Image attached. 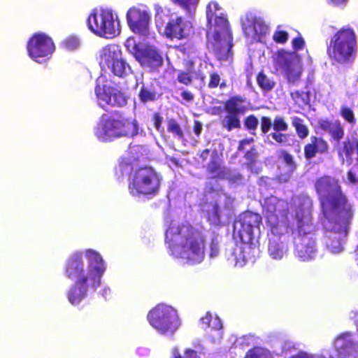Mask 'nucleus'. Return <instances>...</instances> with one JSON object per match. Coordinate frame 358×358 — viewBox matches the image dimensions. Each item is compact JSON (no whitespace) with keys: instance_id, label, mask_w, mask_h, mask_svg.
<instances>
[{"instance_id":"obj_17","label":"nucleus","mask_w":358,"mask_h":358,"mask_svg":"<svg viewBox=\"0 0 358 358\" xmlns=\"http://www.w3.org/2000/svg\"><path fill=\"white\" fill-rule=\"evenodd\" d=\"M127 22L135 34L147 36L150 32V16L146 10L132 7L127 13Z\"/></svg>"},{"instance_id":"obj_22","label":"nucleus","mask_w":358,"mask_h":358,"mask_svg":"<svg viewBox=\"0 0 358 358\" xmlns=\"http://www.w3.org/2000/svg\"><path fill=\"white\" fill-rule=\"evenodd\" d=\"M358 149V135L356 131L349 136H348L341 145L336 148L338 156L350 166L353 162V154Z\"/></svg>"},{"instance_id":"obj_34","label":"nucleus","mask_w":358,"mask_h":358,"mask_svg":"<svg viewBox=\"0 0 358 358\" xmlns=\"http://www.w3.org/2000/svg\"><path fill=\"white\" fill-rule=\"evenodd\" d=\"M292 99L298 104H310V92L295 90L290 93Z\"/></svg>"},{"instance_id":"obj_36","label":"nucleus","mask_w":358,"mask_h":358,"mask_svg":"<svg viewBox=\"0 0 358 358\" xmlns=\"http://www.w3.org/2000/svg\"><path fill=\"white\" fill-rule=\"evenodd\" d=\"M227 84L224 81L221 82V78L218 73L212 72L209 74V82L208 87L215 89L220 87L221 89L226 87Z\"/></svg>"},{"instance_id":"obj_56","label":"nucleus","mask_w":358,"mask_h":358,"mask_svg":"<svg viewBox=\"0 0 358 358\" xmlns=\"http://www.w3.org/2000/svg\"><path fill=\"white\" fill-rule=\"evenodd\" d=\"M243 176L240 173H235L233 174L229 175L227 177V179L229 181L232 182H241L243 180Z\"/></svg>"},{"instance_id":"obj_38","label":"nucleus","mask_w":358,"mask_h":358,"mask_svg":"<svg viewBox=\"0 0 358 358\" xmlns=\"http://www.w3.org/2000/svg\"><path fill=\"white\" fill-rule=\"evenodd\" d=\"M273 129L274 131H287L289 125L282 116L276 115L273 120Z\"/></svg>"},{"instance_id":"obj_18","label":"nucleus","mask_w":358,"mask_h":358,"mask_svg":"<svg viewBox=\"0 0 358 358\" xmlns=\"http://www.w3.org/2000/svg\"><path fill=\"white\" fill-rule=\"evenodd\" d=\"M97 99L106 105L115 107H122L127 103V97L124 92L110 86L101 87L97 85L95 87Z\"/></svg>"},{"instance_id":"obj_54","label":"nucleus","mask_w":358,"mask_h":358,"mask_svg":"<svg viewBox=\"0 0 358 358\" xmlns=\"http://www.w3.org/2000/svg\"><path fill=\"white\" fill-rule=\"evenodd\" d=\"M212 320V324L210 323V327L209 328H211V329L215 331H221L223 327L221 320L217 316H216Z\"/></svg>"},{"instance_id":"obj_7","label":"nucleus","mask_w":358,"mask_h":358,"mask_svg":"<svg viewBox=\"0 0 358 358\" xmlns=\"http://www.w3.org/2000/svg\"><path fill=\"white\" fill-rule=\"evenodd\" d=\"M357 52L356 35L350 28H342L338 31L327 47L329 56L339 64L352 63Z\"/></svg>"},{"instance_id":"obj_5","label":"nucleus","mask_w":358,"mask_h":358,"mask_svg":"<svg viewBox=\"0 0 358 358\" xmlns=\"http://www.w3.org/2000/svg\"><path fill=\"white\" fill-rule=\"evenodd\" d=\"M85 257L87 260V273L85 271L83 252H76L71 254L66 261L64 275L71 280L82 278L102 277L106 267L101 255L92 249L86 250Z\"/></svg>"},{"instance_id":"obj_45","label":"nucleus","mask_w":358,"mask_h":358,"mask_svg":"<svg viewBox=\"0 0 358 358\" xmlns=\"http://www.w3.org/2000/svg\"><path fill=\"white\" fill-rule=\"evenodd\" d=\"M257 155V152L255 147L251 148L249 150H248L245 153L244 157L248 161L246 164L249 169L252 168V166L256 161Z\"/></svg>"},{"instance_id":"obj_33","label":"nucleus","mask_w":358,"mask_h":358,"mask_svg":"<svg viewBox=\"0 0 358 358\" xmlns=\"http://www.w3.org/2000/svg\"><path fill=\"white\" fill-rule=\"evenodd\" d=\"M166 124L167 131L169 133L172 134L174 136L177 137L180 140H183L185 138L183 130L176 119H168L166 120Z\"/></svg>"},{"instance_id":"obj_60","label":"nucleus","mask_w":358,"mask_h":358,"mask_svg":"<svg viewBox=\"0 0 358 358\" xmlns=\"http://www.w3.org/2000/svg\"><path fill=\"white\" fill-rule=\"evenodd\" d=\"M185 66L187 68L186 71H191V73H194V62L192 59H188L185 61Z\"/></svg>"},{"instance_id":"obj_28","label":"nucleus","mask_w":358,"mask_h":358,"mask_svg":"<svg viewBox=\"0 0 358 358\" xmlns=\"http://www.w3.org/2000/svg\"><path fill=\"white\" fill-rule=\"evenodd\" d=\"M240 115H241L236 113L226 112V115L224 117L223 120H221L222 127L228 131L240 129L241 127Z\"/></svg>"},{"instance_id":"obj_29","label":"nucleus","mask_w":358,"mask_h":358,"mask_svg":"<svg viewBox=\"0 0 358 358\" xmlns=\"http://www.w3.org/2000/svg\"><path fill=\"white\" fill-rule=\"evenodd\" d=\"M269 255L275 259H280L286 251V248L278 239L273 238L269 240L268 245Z\"/></svg>"},{"instance_id":"obj_26","label":"nucleus","mask_w":358,"mask_h":358,"mask_svg":"<svg viewBox=\"0 0 358 358\" xmlns=\"http://www.w3.org/2000/svg\"><path fill=\"white\" fill-rule=\"evenodd\" d=\"M138 96L140 101L144 104L155 101L159 97V94L152 84L144 83L142 84Z\"/></svg>"},{"instance_id":"obj_25","label":"nucleus","mask_w":358,"mask_h":358,"mask_svg":"<svg viewBox=\"0 0 358 358\" xmlns=\"http://www.w3.org/2000/svg\"><path fill=\"white\" fill-rule=\"evenodd\" d=\"M206 171L211 175L212 178L223 179L226 177V169L222 165V161L216 152L207 164Z\"/></svg>"},{"instance_id":"obj_55","label":"nucleus","mask_w":358,"mask_h":358,"mask_svg":"<svg viewBox=\"0 0 358 358\" xmlns=\"http://www.w3.org/2000/svg\"><path fill=\"white\" fill-rule=\"evenodd\" d=\"M296 345L292 341H284L281 345L282 350L285 352L290 351L292 349H295Z\"/></svg>"},{"instance_id":"obj_9","label":"nucleus","mask_w":358,"mask_h":358,"mask_svg":"<svg viewBox=\"0 0 358 358\" xmlns=\"http://www.w3.org/2000/svg\"><path fill=\"white\" fill-rule=\"evenodd\" d=\"M87 24L89 29L94 34L106 38H113L120 32L119 22L109 9H96L89 15Z\"/></svg>"},{"instance_id":"obj_62","label":"nucleus","mask_w":358,"mask_h":358,"mask_svg":"<svg viewBox=\"0 0 358 358\" xmlns=\"http://www.w3.org/2000/svg\"><path fill=\"white\" fill-rule=\"evenodd\" d=\"M210 153L209 149H205L203 150L201 153L200 154V158L201 159L202 162H205L207 160L208 155Z\"/></svg>"},{"instance_id":"obj_43","label":"nucleus","mask_w":358,"mask_h":358,"mask_svg":"<svg viewBox=\"0 0 358 358\" xmlns=\"http://www.w3.org/2000/svg\"><path fill=\"white\" fill-rule=\"evenodd\" d=\"M258 123V119L255 115H250L244 119V126L250 131L257 129Z\"/></svg>"},{"instance_id":"obj_31","label":"nucleus","mask_w":358,"mask_h":358,"mask_svg":"<svg viewBox=\"0 0 358 358\" xmlns=\"http://www.w3.org/2000/svg\"><path fill=\"white\" fill-rule=\"evenodd\" d=\"M243 358H274V357L267 348L254 346L246 352Z\"/></svg>"},{"instance_id":"obj_20","label":"nucleus","mask_w":358,"mask_h":358,"mask_svg":"<svg viewBox=\"0 0 358 358\" xmlns=\"http://www.w3.org/2000/svg\"><path fill=\"white\" fill-rule=\"evenodd\" d=\"M329 145L322 136L312 135L309 141L304 145L303 155L306 160H310L317 155H326L329 152Z\"/></svg>"},{"instance_id":"obj_57","label":"nucleus","mask_w":358,"mask_h":358,"mask_svg":"<svg viewBox=\"0 0 358 358\" xmlns=\"http://www.w3.org/2000/svg\"><path fill=\"white\" fill-rule=\"evenodd\" d=\"M348 180L352 185H357L358 183V178L355 173L352 171L349 170L347 173Z\"/></svg>"},{"instance_id":"obj_6","label":"nucleus","mask_w":358,"mask_h":358,"mask_svg":"<svg viewBox=\"0 0 358 358\" xmlns=\"http://www.w3.org/2000/svg\"><path fill=\"white\" fill-rule=\"evenodd\" d=\"M161 178L154 168L138 166L130 173L128 190L133 196L153 198L160 191Z\"/></svg>"},{"instance_id":"obj_1","label":"nucleus","mask_w":358,"mask_h":358,"mask_svg":"<svg viewBox=\"0 0 358 358\" xmlns=\"http://www.w3.org/2000/svg\"><path fill=\"white\" fill-rule=\"evenodd\" d=\"M314 188L324 219L334 224L348 225L353 217L354 210L339 180L324 175L315 180Z\"/></svg>"},{"instance_id":"obj_64","label":"nucleus","mask_w":358,"mask_h":358,"mask_svg":"<svg viewBox=\"0 0 358 358\" xmlns=\"http://www.w3.org/2000/svg\"><path fill=\"white\" fill-rule=\"evenodd\" d=\"M241 141L242 143H243L245 145H247V144L252 143L254 141L252 138H244V139H242Z\"/></svg>"},{"instance_id":"obj_8","label":"nucleus","mask_w":358,"mask_h":358,"mask_svg":"<svg viewBox=\"0 0 358 358\" xmlns=\"http://www.w3.org/2000/svg\"><path fill=\"white\" fill-rule=\"evenodd\" d=\"M150 324L162 334L173 335L180 325L177 311L170 306L158 304L147 315Z\"/></svg>"},{"instance_id":"obj_10","label":"nucleus","mask_w":358,"mask_h":358,"mask_svg":"<svg viewBox=\"0 0 358 358\" xmlns=\"http://www.w3.org/2000/svg\"><path fill=\"white\" fill-rule=\"evenodd\" d=\"M262 208L271 232L275 236H280L282 233L279 230L280 224L288 221V203L275 196H271L264 199Z\"/></svg>"},{"instance_id":"obj_35","label":"nucleus","mask_w":358,"mask_h":358,"mask_svg":"<svg viewBox=\"0 0 358 358\" xmlns=\"http://www.w3.org/2000/svg\"><path fill=\"white\" fill-rule=\"evenodd\" d=\"M340 115L343 120L351 125L356 124L357 120L353 110L348 106H343L339 110Z\"/></svg>"},{"instance_id":"obj_63","label":"nucleus","mask_w":358,"mask_h":358,"mask_svg":"<svg viewBox=\"0 0 358 358\" xmlns=\"http://www.w3.org/2000/svg\"><path fill=\"white\" fill-rule=\"evenodd\" d=\"M330 3L338 6L343 3H345L347 0H327Z\"/></svg>"},{"instance_id":"obj_48","label":"nucleus","mask_w":358,"mask_h":358,"mask_svg":"<svg viewBox=\"0 0 358 358\" xmlns=\"http://www.w3.org/2000/svg\"><path fill=\"white\" fill-rule=\"evenodd\" d=\"M289 38V34L286 31L277 30L274 32L273 39L278 43H285Z\"/></svg>"},{"instance_id":"obj_4","label":"nucleus","mask_w":358,"mask_h":358,"mask_svg":"<svg viewBox=\"0 0 358 358\" xmlns=\"http://www.w3.org/2000/svg\"><path fill=\"white\" fill-rule=\"evenodd\" d=\"M297 235L294 238V252L301 261L312 259L317 252L316 226L309 213L302 208L296 210Z\"/></svg>"},{"instance_id":"obj_11","label":"nucleus","mask_w":358,"mask_h":358,"mask_svg":"<svg viewBox=\"0 0 358 358\" xmlns=\"http://www.w3.org/2000/svg\"><path fill=\"white\" fill-rule=\"evenodd\" d=\"M99 64L102 69H109L117 77L123 78L129 75L131 66L122 57V53L117 45L109 44L100 51Z\"/></svg>"},{"instance_id":"obj_42","label":"nucleus","mask_w":358,"mask_h":358,"mask_svg":"<svg viewBox=\"0 0 358 358\" xmlns=\"http://www.w3.org/2000/svg\"><path fill=\"white\" fill-rule=\"evenodd\" d=\"M255 32L257 35H266L268 32V27L263 20L255 19L253 22Z\"/></svg>"},{"instance_id":"obj_52","label":"nucleus","mask_w":358,"mask_h":358,"mask_svg":"<svg viewBox=\"0 0 358 358\" xmlns=\"http://www.w3.org/2000/svg\"><path fill=\"white\" fill-rule=\"evenodd\" d=\"M292 48L297 51L302 50L305 46L304 39L301 36L294 38L292 41Z\"/></svg>"},{"instance_id":"obj_40","label":"nucleus","mask_w":358,"mask_h":358,"mask_svg":"<svg viewBox=\"0 0 358 358\" xmlns=\"http://www.w3.org/2000/svg\"><path fill=\"white\" fill-rule=\"evenodd\" d=\"M173 3L179 6L181 8L187 12H189L192 9H195L199 0H171Z\"/></svg>"},{"instance_id":"obj_49","label":"nucleus","mask_w":358,"mask_h":358,"mask_svg":"<svg viewBox=\"0 0 358 358\" xmlns=\"http://www.w3.org/2000/svg\"><path fill=\"white\" fill-rule=\"evenodd\" d=\"M283 131H273L271 134V138L278 143L285 145L288 140L289 134L282 133Z\"/></svg>"},{"instance_id":"obj_23","label":"nucleus","mask_w":358,"mask_h":358,"mask_svg":"<svg viewBox=\"0 0 358 358\" xmlns=\"http://www.w3.org/2000/svg\"><path fill=\"white\" fill-rule=\"evenodd\" d=\"M318 127L322 131L328 133L331 138L336 142H339L345 136L344 127L339 120L320 119L318 121Z\"/></svg>"},{"instance_id":"obj_16","label":"nucleus","mask_w":358,"mask_h":358,"mask_svg":"<svg viewBox=\"0 0 358 358\" xmlns=\"http://www.w3.org/2000/svg\"><path fill=\"white\" fill-rule=\"evenodd\" d=\"M102 277L82 278L74 280L75 282L69 289L67 298L72 305L79 304L87 296L89 289L93 290L100 287Z\"/></svg>"},{"instance_id":"obj_2","label":"nucleus","mask_w":358,"mask_h":358,"mask_svg":"<svg viewBox=\"0 0 358 358\" xmlns=\"http://www.w3.org/2000/svg\"><path fill=\"white\" fill-rule=\"evenodd\" d=\"M206 242L203 233L189 224L171 225L165 234V243L171 255L193 264L203 260Z\"/></svg>"},{"instance_id":"obj_61","label":"nucleus","mask_w":358,"mask_h":358,"mask_svg":"<svg viewBox=\"0 0 358 358\" xmlns=\"http://www.w3.org/2000/svg\"><path fill=\"white\" fill-rule=\"evenodd\" d=\"M289 358H313V357L303 351H299L298 353L291 356Z\"/></svg>"},{"instance_id":"obj_15","label":"nucleus","mask_w":358,"mask_h":358,"mask_svg":"<svg viewBox=\"0 0 358 358\" xmlns=\"http://www.w3.org/2000/svg\"><path fill=\"white\" fill-rule=\"evenodd\" d=\"M125 46L145 67L157 68L163 64V59L156 50L151 48L139 49L134 39H127Z\"/></svg>"},{"instance_id":"obj_12","label":"nucleus","mask_w":358,"mask_h":358,"mask_svg":"<svg viewBox=\"0 0 358 358\" xmlns=\"http://www.w3.org/2000/svg\"><path fill=\"white\" fill-rule=\"evenodd\" d=\"M262 224V218L259 213L245 211L235 221L234 234L237 236L243 243L252 244L254 234L256 231L259 233Z\"/></svg>"},{"instance_id":"obj_46","label":"nucleus","mask_w":358,"mask_h":358,"mask_svg":"<svg viewBox=\"0 0 358 358\" xmlns=\"http://www.w3.org/2000/svg\"><path fill=\"white\" fill-rule=\"evenodd\" d=\"M271 127H273V122L271 119L268 116H262L260 118V128L261 131L263 134H267Z\"/></svg>"},{"instance_id":"obj_27","label":"nucleus","mask_w":358,"mask_h":358,"mask_svg":"<svg viewBox=\"0 0 358 358\" xmlns=\"http://www.w3.org/2000/svg\"><path fill=\"white\" fill-rule=\"evenodd\" d=\"M195 349L187 348L185 349L183 354L181 355L178 348H175L172 350L173 356L171 358H200V355L204 354V347L199 343L194 344Z\"/></svg>"},{"instance_id":"obj_3","label":"nucleus","mask_w":358,"mask_h":358,"mask_svg":"<svg viewBox=\"0 0 358 358\" xmlns=\"http://www.w3.org/2000/svg\"><path fill=\"white\" fill-rule=\"evenodd\" d=\"M138 134L137 122L126 117L121 111H115L110 115L103 114L95 130L96 137L105 142L120 137H134Z\"/></svg>"},{"instance_id":"obj_13","label":"nucleus","mask_w":358,"mask_h":358,"mask_svg":"<svg viewBox=\"0 0 358 358\" xmlns=\"http://www.w3.org/2000/svg\"><path fill=\"white\" fill-rule=\"evenodd\" d=\"M28 55L34 61L41 62L49 59L55 52V45L50 36L45 33L34 34L27 44Z\"/></svg>"},{"instance_id":"obj_47","label":"nucleus","mask_w":358,"mask_h":358,"mask_svg":"<svg viewBox=\"0 0 358 358\" xmlns=\"http://www.w3.org/2000/svg\"><path fill=\"white\" fill-rule=\"evenodd\" d=\"M152 122L154 127L160 133H163L164 129L162 127L163 117L159 113H155L152 116Z\"/></svg>"},{"instance_id":"obj_53","label":"nucleus","mask_w":358,"mask_h":358,"mask_svg":"<svg viewBox=\"0 0 358 358\" xmlns=\"http://www.w3.org/2000/svg\"><path fill=\"white\" fill-rule=\"evenodd\" d=\"M214 18H215V26H217L218 27L228 29L229 21L227 20V18H225L224 17H222V16H215V15Z\"/></svg>"},{"instance_id":"obj_58","label":"nucleus","mask_w":358,"mask_h":358,"mask_svg":"<svg viewBox=\"0 0 358 358\" xmlns=\"http://www.w3.org/2000/svg\"><path fill=\"white\" fill-rule=\"evenodd\" d=\"M181 97L186 101L190 102L194 99V94L188 90H184L180 94Z\"/></svg>"},{"instance_id":"obj_30","label":"nucleus","mask_w":358,"mask_h":358,"mask_svg":"<svg viewBox=\"0 0 358 358\" xmlns=\"http://www.w3.org/2000/svg\"><path fill=\"white\" fill-rule=\"evenodd\" d=\"M292 125L294 128L297 136L300 139H305L309 135V129L304 124V120L299 117L294 116L291 118Z\"/></svg>"},{"instance_id":"obj_21","label":"nucleus","mask_w":358,"mask_h":358,"mask_svg":"<svg viewBox=\"0 0 358 358\" xmlns=\"http://www.w3.org/2000/svg\"><path fill=\"white\" fill-rule=\"evenodd\" d=\"M222 197L227 199L224 194H217L215 199L210 202H204L203 210L208 222L212 225H219L221 221L222 209L224 208L221 202Z\"/></svg>"},{"instance_id":"obj_37","label":"nucleus","mask_w":358,"mask_h":358,"mask_svg":"<svg viewBox=\"0 0 358 358\" xmlns=\"http://www.w3.org/2000/svg\"><path fill=\"white\" fill-rule=\"evenodd\" d=\"M193 73L184 70H179L177 73V80L182 85L189 86L192 84L194 78Z\"/></svg>"},{"instance_id":"obj_24","label":"nucleus","mask_w":358,"mask_h":358,"mask_svg":"<svg viewBox=\"0 0 358 358\" xmlns=\"http://www.w3.org/2000/svg\"><path fill=\"white\" fill-rule=\"evenodd\" d=\"M245 102V97L238 95L232 96L224 102V110L225 112L243 115L248 110V107L244 105Z\"/></svg>"},{"instance_id":"obj_19","label":"nucleus","mask_w":358,"mask_h":358,"mask_svg":"<svg viewBox=\"0 0 358 358\" xmlns=\"http://www.w3.org/2000/svg\"><path fill=\"white\" fill-rule=\"evenodd\" d=\"M194 32L189 22L184 21L180 16L171 19L166 24L164 34L169 38L184 39Z\"/></svg>"},{"instance_id":"obj_14","label":"nucleus","mask_w":358,"mask_h":358,"mask_svg":"<svg viewBox=\"0 0 358 358\" xmlns=\"http://www.w3.org/2000/svg\"><path fill=\"white\" fill-rule=\"evenodd\" d=\"M275 65L282 71L289 83L295 85L299 83L303 68L299 57L295 53L285 52L282 50L278 51L275 59Z\"/></svg>"},{"instance_id":"obj_50","label":"nucleus","mask_w":358,"mask_h":358,"mask_svg":"<svg viewBox=\"0 0 358 358\" xmlns=\"http://www.w3.org/2000/svg\"><path fill=\"white\" fill-rule=\"evenodd\" d=\"M220 252V247L217 238H213L210 243V257L211 258L218 256Z\"/></svg>"},{"instance_id":"obj_44","label":"nucleus","mask_w":358,"mask_h":358,"mask_svg":"<svg viewBox=\"0 0 358 358\" xmlns=\"http://www.w3.org/2000/svg\"><path fill=\"white\" fill-rule=\"evenodd\" d=\"M281 157L285 165L293 171L296 169V165L294 160L293 156L286 150L281 151Z\"/></svg>"},{"instance_id":"obj_59","label":"nucleus","mask_w":358,"mask_h":358,"mask_svg":"<svg viewBox=\"0 0 358 358\" xmlns=\"http://www.w3.org/2000/svg\"><path fill=\"white\" fill-rule=\"evenodd\" d=\"M194 133L196 136H199L202 131V124L199 120H195L193 126Z\"/></svg>"},{"instance_id":"obj_32","label":"nucleus","mask_w":358,"mask_h":358,"mask_svg":"<svg viewBox=\"0 0 358 358\" xmlns=\"http://www.w3.org/2000/svg\"><path fill=\"white\" fill-rule=\"evenodd\" d=\"M256 80L260 89L265 92L271 91L275 85V81L269 78L264 71H261L258 73Z\"/></svg>"},{"instance_id":"obj_51","label":"nucleus","mask_w":358,"mask_h":358,"mask_svg":"<svg viewBox=\"0 0 358 358\" xmlns=\"http://www.w3.org/2000/svg\"><path fill=\"white\" fill-rule=\"evenodd\" d=\"M213 317L210 312H206L204 316L201 317L199 320V324L201 328L206 329L210 327V322H212Z\"/></svg>"},{"instance_id":"obj_41","label":"nucleus","mask_w":358,"mask_h":358,"mask_svg":"<svg viewBox=\"0 0 358 358\" xmlns=\"http://www.w3.org/2000/svg\"><path fill=\"white\" fill-rule=\"evenodd\" d=\"M219 4L215 1L209 3L206 8V17L208 24H211L215 17V13L220 10Z\"/></svg>"},{"instance_id":"obj_39","label":"nucleus","mask_w":358,"mask_h":358,"mask_svg":"<svg viewBox=\"0 0 358 358\" xmlns=\"http://www.w3.org/2000/svg\"><path fill=\"white\" fill-rule=\"evenodd\" d=\"M80 42L75 36H70L62 41V46L67 50H74L79 48Z\"/></svg>"}]
</instances>
